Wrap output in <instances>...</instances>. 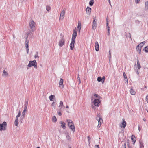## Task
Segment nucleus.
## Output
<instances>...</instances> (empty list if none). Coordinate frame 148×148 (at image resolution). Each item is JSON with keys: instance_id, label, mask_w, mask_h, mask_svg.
<instances>
[{"instance_id": "obj_10", "label": "nucleus", "mask_w": 148, "mask_h": 148, "mask_svg": "<svg viewBox=\"0 0 148 148\" xmlns=\"http://www.w3.org/2000/svg\"><path fill=\"white\" fill-rule=\"evenodd\" d=\"M29 43V41L27 39L25 41V46L26 48L27 52L28 54L29 52V47L28 46V43Z\"/></svg>"}, {"instance_id": "obj_37", "label": "nucleus", "mask_w": 148, "mask_h": 148, "mask_svg": "<svg viewBox=\"0 0 148 148\" xmlns=\"http://www.w3.org/2000/svg\"><path fill=\"white\" fill-rule=\"evenodd\" d=\"M59 112H58V115L60 116L62 115V113L61 112V108H60L59 110Z\"/></svg>"}, {"instance_id": "obj_21", "label": "nucleus", "mask_w": 148, "mask_h": 148, "mask_svg": "<svg viewBox=\"0 0 148 148\" xmlns=\"http://www.w3.org/2000/svg\"><path fill=\"white\" fill-rule=\"evenodd\" d=\"M66 135V139L69 141H70L71 140V138L69 136V134L68 133H65Z\"/></svg>"}, {"instance_id": "obj_41", "label": "nucleus", "mask_w": 148, "mask_h": 148, "mask_svg": "<svg viewBox=\"0 0 148 148\" xmlns=\"http://www.w3.org/2000/svg\"><path fill=\"white\" fill-rule=\"evenodd\" d=\"M145 51L146 52H148V46H147L145 48Z\"/></svg>"}, {"instance_id": "obj_50", "label": "nucleus", "mask_w": 148, "mask_h": 148, "mask_svg": "<svg viewBox=\"0 0 148 148\" xmlns=\"http://www.w3.org/2000/svg\"><path fill=\"white\" fill-rule=\"evenodd\" d=\"M146 99L147 102L148 103V95H147L146 97Z\"/></svg>"}, {"instance_id": "obj_62", "label": "nucleus", "mask_w": 148, "mask_h": 148, "mask_svg": "<svg viewBox=\"0 0 148 148\" xmlns=\"http://www.w3.org/2000/svg\"><path fill=\"white\" fill-rule=\"evenodd\" d=\"M143 120L144 121H146V119H145V118H143Z\"/></svg>"}, {"instance_id": "obj_6", "label": "nucleus", "mask_w": 148, "mask_h": 148, "mask_svg": "<svg viewBox=\"0 0 148 148\" xmlns=\"http://www.w3.org/2000/svg\"><path fill=\"white\" fill-rule=\"evenodd\" d=\"M7 123L6 122H4L2 124H0V130L1 131H4L6 130Z\"/></svg>"}, {"instance_id": "obj_57", "label": "nucleus", "mask_w": 148, "mask_h": 148, "mask_svg": "<svg viewBox=\"0 0 148 148\" xmlns=\"http://www.w3.org/2000/svg\"><path fill=\"white\" fill-rule=\"evenodd\" d=\"M141 43L142 44V45H144L145 44V41H143V42H141Z\"/></svg>"}, {"instance_id": "obj_56", "label": "nucleus", "mask_w": 148, "mask_h": 148, "mask_svg": "<svg viewBox=\"0 0 148 148\" xmlns=\"http://www.w3.org/2000/svg\"><path fill=\"white\" fill-rule=\"evenodd\" d=\"M28 101L27 100L26 101V103L25 104V106H27V105H28Z\"/></svg>"}, {"instance_id": "obj_4", "label": "nucleus", "mask_w": 148, "mask_h": 148, "mask_svg": "<svg viewBox=\"0 0 148 148\" xmlns=\"http://www.w3.org/2000/svg\"><path fill=\"white\" fill-rule=\"evenodd\" d=\"M29 26L32 31L33 32L35 28V23L34 21L32 19L29 22Z\"/></svg>"}, {"instance_id": "obj_45", "label": "nucleus", "mask_w": 148, "mask_h": 148, "mask_svg": "<svg viewBox=\"0 0 148 148\" xmlns=\"http://www.w3.org/2000/svg\"><path fill=\"white\" fill-rule=\"evenodd\" d=\"M102 84H103L104 82L105 77L103 76V78H102Z\"/></svg>"}, {"instance_id": "obj_31", "label": "nucleus", "mask_w": 148, "mask_h": 148, "mask_svg": "<svg viewBox=\"0 0 148 148\" xmlns=\"http://www.w3.org/2000/svg\"><path fill=\"white\" fill-rule=\"evenodd\" d=\"M131 139V140L134 142V143H135L136 141V138H135V136L132 135V136Z\"/></svg>"}, {"instance_id": "obj_1", "label": "nucleus", "mask_w": 148, "mask_h": 148, "mask_svg": "<svg viewBox=\"0 0 148 148\" xmlns=\"http://www.w3.org/2000/svg\"><path fill=\"white\" fill-rule=\"evenodd\" d=\"M67 121L68 123V126L70 128L73 132L75 131V127L73 121L69 119H67Z\"/></svg>"}, {"instance_id": "obj_30", "label": "nucleus", "mask_w": 148, "mask_h": 148, "mask_svg": "<svg viewBox=\"0 0 148 148\" xmlns=\"http://www.w3.org/2000/svg\"><path fill=\"white\" fill-rule=\"evenodd\" d=\"M55 97V96L54 95H51L49 96V98L51 101H53V97Z\"/></svg>"}, {"instance_id": "obj_16", "label": "nucleus", "mask_w": 148, "mask_h": 148, "mask_svg": "<svg viewBox=\"0 0 148 148\" xmlns=\"http://www.w3.org/2000/svg\"><path fill=\"white\" fill-rule=\"evenodd\" d=\"M86 10L87 14L88 15H90L91 12V9L90 7H87L86 8Z\"/></svg>"}, {"instance_id": "obj_40", "label": "nucleus", "mask_w": 148, "mask_h": 148, "mask_svg": "<svg viewBox=\"0 0 148 148\" xmlns=\"http://www.w3.org/2000/svg\"><path fill=\"white\" fill-rule=\"evenodd\" d=\"M110 27H108V36L110 35Z\"/></svg>"}, {"instance_id": "obj_54", "label": "nucleus", "mask_w": 148, "mask_h": 148, "mask_svg": "<svg viewBox=\"0 0 148 148\" xmlns=\"http://www.w3.org/2000/svg\"><path fill=\"white\" fill-rule=\"evenodd\" d=\"M127 144L128 145V146H130V143H129V141H127Z\"/></svg>"}, {"instance_id": "obj_33", "label": "nucleus", "mask_w": 148, "mask_h": 148, "mask_svg": "<svg viewBox=\"0 0 148 148\" xmlns=\"http://www.w3.org/2000/svg\"><path fill=\"white\" fill-rule=\"evenodd\" d=\"M46 9L47 11H49L51 9L49 5H47L46 6Z\"/></svg>"}, {"instance_id": "obj_28", "label": "nucleus", "mask_w": 148, "mask_h": 148, "mask_svg": "<svg viewBox=\"0 0 148 148\" xmlns=\"http://www.w3.org/2000/svg\"><path fill=\"white\" fill-rule=\"evenodd\" d=\"M140 146V148H144V145L143 143L141 141H139Z\"/></svg>"}, {"instance_id": "obj_49", "label": "nucleus", "mask_w": 148, "mask_h": 148, "mask_svg": "<svg viewBox=\"0 0 148 148\" xmlns=\"http://www.w3.org/2000/svg\"><path fill=\"white\" fill-rule=\"evenodd\" d=\"M140 0H135V1L136 3L137 4H138L139 3Z\"/></svg>"}, {"instance_id": "obj_17", "label": "nucleus", "mask_w": 148, "mask_h": 148, "mask_svg": "<svg viewBox=\"0 0 148 148\" xmlns=\"http://www.w3.org/2000/svg\"><path fill=\"white\" fill-rule=\"evenodd\" d=\"M2 76L5 77H8V74L7 72L5 70L3 71V72L2 74Z\"/></svg>"}, {"instance_id": "obj_43", "label": "nucleus", "mask_w": 148, "mask_h": 148, "mask_svg": "<svg viewBox=\"0 0 148 148\" xmlns=\"http://www.w3.org/2000/svg\"><path fill=\"white\" fill-rule=\"evenodd\" d=\"M97 20L96 18H94L93 20V21L92 23L97 24L96 23Z\"/></svg>"}, {"instance_id": "obj_15", "label": "nucleus", "mask_w": 148, "mask_h": 148, "mask_svg": "<svg viewBox=\"0 0 148 148\" xmlns=\"http://www.w3.org/2000/svg\"><path fill=\"white\" fill-rule=\"evenodd\" d=\"M95 49L96 51H97L99 50V45L98 42H96L95 45Z\"/></svg>"}, {"instance_id": "obj_46", "label": "nucleus", "mask_w": 148, "mask_h": 148, "mask_svg": "<svg viewBox=\"0 0 148 148\" xmlns=\"http://www.w3.org/2000/svg\"><path fill=\"white\" fill-rule=\"evenodd\" d=\"M143 46V45L142 44L140 43L138 45V47H139L141 48Z\"/></svg>"}, {"instance_id": "obj_3", "label": "nucleus", "mask_w": 148, "mask_h": 148, "mask_svg": "<svg viewBox=\"0 0 148 148\" xmlns=\"http://www.w3.org/2000/svg\"><path fill=\"white\" fill-rule=\"evenodd\" d=\"M60 35L61 37L59 41V45L60 47H62L65 44V40L64 38V36L62 34H61Z\"/></svg>"}, {"instance_id": "obj_55", "label": "nucleus", "mask_w": 148, "mask_h": 148, "mask_svg": "<svg viewBox=\"0 0 148 148\" xmlns=\"http://www.w3.org/2000/svg\"><path fill=\"white\" fill-rule=\"evenodd\" d=\"M138 130L140 132L141 130V128H140V126L139 125L138 126Z\"/></svg>"}, {"instance_id": "obj_24", "label": "nucleus", "mask_w": 148, "mask_h": 148, "mask_svg": "<svg viewBox=\"0 0 148 148\" xmlns=\"http://www.w3.org/2000/svg\"><path fill=\"white\" fill-rule=\"evenodd\" d=\"M81 24L80 22H79L78 23V25L77 26V29H79V31L80 32L81 29Z\"/></svg>"}, {"instance_id": "obj_20", "label": "nucleus", "mask_w": 148, "mask_h": 148, "mask_svg": "<svg viewBox=\"0 0 148 148\" xmlns=\"http://www.w3.org/2000/svg\"><path fill=\"white\" fill-rule=\"evenodd\" d=\"M60 123L61 124V126L62 127V128L64 129H65L66 128L65 123L64 122L62 121H61L60 122Z\"/></svg>"}, {"instance_id": "obj_26", "label": "nucleus", "mask_w": 148, "mask_h": 148, "mask_svg": "<svg viewBox=\"0 0 148 148\" xmlns=\"http://www.w3.org/2000/svg\"><path fill=\"white\" fill-rule=\"evenodd\" d=\"M130 93L132 95H134L135 94V91L134 90L132 89H131L130 90Z\"/></svg>"}, {"instance_id": "obj_9", "label": "nucleus", "mask_w": 148, "mask_h": 148, "mask_svg": "<svg viewBox=\"0 0 148 148\" xmlns=\"http://www.w3.org/2000/svg\"><path fill=\"white\" fill-rule=\"evenodd\" d=\"M63 80L62 78H60L59 83V87L61 88H64V85H63Z\"/></svg>"}, {"instance_id": "obj_22", "label": "nucleus", "mask_w": 148, "mask_h": 148, "mask_svg": "<svg viewBox=\"0 0 148 148\" xmlns=\"http://www.w3.org/2000/svg\"><path fill=\"white\" fill-rule=\"evenodd\" d=\"M18 118H16V119L14 121L15 125L16 126H18Z\"/></svg>"}, {"instance_id": "obj_39", "label": "nucleus", "mask_w": 148, "mask_h": 148, "mask_svg": "<svg viewBox=\"0 0 148 148\" xmlns=\"http://www.w3.org/2000/svg\"><path fill=\"white\" fill-rule=\"evenodd\" d=\"M21 115V112L19 110L18 114L16 116V118H18Z\"/></svg>"}, {"instance_id": "obj_11", "label": "nucleus", "mask_w": 148, "mask_h": 148, "mask_svg": "<svg viewBox=\"0 0 148 148\" xmlns=\"http://www.w3.org/2000/svg\"><path fill=\"white\" fill-rule=\"evenodd\" d=\"M77 32L75 30V29L73 31L71 40H75V39L77 36Z\"/></svg>"}, {"instance_id": "obj_5", "label": "nucleus", "mask_w": 148, "mask_h": 148, "mask_svg": "<svg viewBox=\"0 0 148 148\" xmlns=\"http://www.w3.org/2000/svg\"><path fill=\"white\" fill-rule=\"evenodd\" d=\"M100 101L98 99H95L93 102V105H92V108H95V106L98 107L99 105Z\"/></svg>"}, {"instance_id": "obj_58", "label": "nucleus", "mask_w": 148, "mask_h": 148, "mask_svg": "<svg viewBox=\"0 0 148 148\" xmlns=\"http://www.w3.org/2000/svg\"><path fill=\"white\" fill-rule=\"evenodd\" d=\"M124 148H126V144L125 143H124Z\"/></svg>"}, {"instance_id": "obj_36", "label": "nucleus", "mask_w": 148, "mask_h": 148, "mask_svg": "<svg viewBox=\"0 0 148 148\" xmlns=\"http://www.w3.org/2000/svg\"><path fill=\"white\" fill-rule=\"evenodd\" d=\"M51 105L53 107L54 109H56V103L54 102H53L51 104Z\"/></svg>"}, {"instance_id": "obj_8", "label": "nucleus", "mask_w": 148, "mask_h": 148, "mask_svg": "<svg viewBox=\"0 0 148 148\" xmlns=\"http://www.w3.org/2000/svg\"><path fill=\"white\" fill-rule=\"evenodd\" d=\"M126 122L124 119H122V122L120 124V126L122 128H125L126 126Z\"/></svg>"}, {"instance_id": "obj_35", "label": "nucleus", "mask_w": 148, "mask_h": 148, "mask_svg": "<svg viewBox=\"0 0 148 148\" xmlns=\"http://www.w3.org/2000/svg\"><path fill=\"white\" fill-rule=\"evenodd\" d=\"M97 80L99 82H100L101 81L102 82V78L101 77H98L97 78Z\"/></svg>"}, {"instance_id": "obj_48", "label": "nucleus", "mask_w": 148, "mask_h": 148, "mask_svg": "<svg viewBox=\"0 0 148 148\" xmlns=\"http://www.w3.org/2000/svg\"><path fill=\"white\" fill-rule=\"evenodd\" d=\"M108 25H109L107 21V19H106V26H107V28H108V27H109V26Z\"/></svg>"}, {"instance_id": "obj_34", "label": "nucleus", "mask_w": 148, "mask_h": 148, "mask_svg": "<svg viewBox=\"0 0 148 148\" xmlns=\"http://www.w3.org/2000/svg\"><path fill=\"white\" fill-rule=\"evenodd\" d=\"M52 121L55 122H56L57 121V119L56 116H54L52 118Z\"/></svg>"}, {"instance_id": "obj_53", "label": "nucleus", "mask_w": 148, "mask_h": 148, "mask_svg": "<svg viewBox=\"0 0 148 148\" xmlns=\"http://www.w3.org/2000/svg\"><path fill=\"white\" fill-rule=\"evenodd\" d=\"M109 57H110V58H111V54L110 50H109Z\"/></svg>"}, {"instance_id": "obj_27", "label": "nucleus", "mask_w": 148, "mask_h": 148, "mask_svg": "<svg viewBox=\"0 0 148 148\" xmlns=\"http://www.w3.org/2000/svg\"><path fill=\"white\" fill-rule=\"evenodd\" d=\"M97 27V24L92 23V29L93 30H95Z\"/></svg>"}, {"instance_id": "obj_32", "label": "nucleus", "mask_w": 148, "mask_h": 148, "mask_svg": "<svg viewBox=\"0 0 148 148\" xmlns=\"http://www.w3.org/2000/svg\"><path fill=\"white\" fill-rule=\"evenodd\" d=\"M63 102L62 101H61L60 103V104L59 106V107H60L61 108H62V107L63 106Z\"/></svg>"}, {"instance_id": "obj_13", "label": "nucleus", "mask_w": 148, "mask_h": 148, "mask_svg": "<svg viewBox=\"0 0 148 148\" xmlns=\"http://www.w3.org/2000/svg\"><path fill=\"white\" fill-rule=\"evenodd\" d=\"M65 14V12L64 10H63L60 14V15L59 18V20H60L61 18L62 17V19H63L64 18L63 16H64Z\"/></svg>"}, {"instance_id": "obj_12", "label": "nucleus", "mask_w": 148, "mask_h": 148, "mask_svg": "<svg viewBox=\"0 0 148 148\" xmlns=\"http://www.w3.org/2000/svg\"><path fill=\"white\" fill-rule=\"evenodd\" d=\"M75 40H71V42L70 44V47L71 50H73L74 47Z\"/></svg>"}, {"instance_id": "obj_63", "label": "nucleus", "mask_w": 148, "mask_h": 148, "mask_svg": "<svg viewBox=\"0 0 148 148\" xmlns=\"http://www.w3.org/2000/svg\"><path fill=\"white\" fill-rule=\"evenodd\" d=\"M66 108H69V106L68 105L66 106Z\"/></svg>"}, {"instance_id": "obj_38", "label": "nucleus", "mask_w": 148, "mask_h": 148, "mask_svg": "<svg viewBox=\"0 0 148 148\" xmlns=\"http://www.w3.org/2000/svg\"><path fill=\"white\" fill-rule=\"evenodd\" d=\"M36 54L34 55V57L35 58H36L37 57L38 58H39V57L38 55V52H36Z\"/></svg>"}, {"instance_id": "obj_52", "label": "nucleus", "mask_w": 148, "mask_h": 148, "mask_svg": "<svg viewBox=\"0 0 148 148\" xmlns=\"http://www.w3.org/2000/svg\"><path fill=\"white\" fill-rule=\"evenodd\" d=\"M129 37L131 39V40H132L131 36V33H129Z\"/></svg>"}, {"instance_id": "obj_61", "label": "nucleus", "mask_w": 148, "mask_h": 148, "mask_svg": "<svg viewBox=\"0 0 148 148\" xmlns=\"http://www.w3.org/2000/svg\"><path fill=\"white\" fill-rule=\"evenodd\" d=\"M136 73L138 75L139 73V72L137 71L136 72Z\"/></svg>"}, {"instance_id": "obj_59", "label": "nucleus", "mask_w": 148, "mask_h": 148, "mask_svg": "<svg viewBox=\"0 0 148 148\" xmlns=\"http://www.w3.org/2000/svg\"><path fill=\"white\" fill-rule=\"evenodd\" d=\"M27 106H25V107H24V110H26L27 108Z\"/></svg>"}, {"instance_id": "obj_42", "label": "nucleus", "mask_w": 148, "mask_h": 148, "mask_svg": "<svg viewBox=\"0 0 148 148\" xmlns=\"http://www.w3.org/2000/svg\"><path fill=\"white\" fill-rule=\"evenodd\" d=\"M77 79L79 81V84H80L81 83V80L80 79V78L79 77V74H78V75Z\"/></svg>"}, {"instance_id": "obj_19", "label": "nucleus", "mask_w": 148, "mask_h": 148, "mask_svg": "<svg viewBox=\"0 0 148 148\" xmlns=\"http://www.w3.org/2000/svg\"><path fill=\"white\" fill-rule=\"evenodd\" d=\"M136 49L137 51L139 53V54H140L141 53V48L138 47L137 46L136 47Z\"/></svg>"}, {"instance_id": "obj_7", "label": "nucleus", "mask_w": 148, "mask_h": 148, "mask_svg": "<svg viewBox=\"0 0 148 148\" xmlns=\"http://www.w3.org/2000/svg\"><path fill=\"white\" fill-rule=\"evenodd\" d=\"M96 119L98 121L99 124L97 127L98 128H99L100 127L101 123L103 121V120L100 115L99 114H98L97 116L96 117Z\"/></svg>"}, {"instance_id": "obj_18", "label": "nucleus", "mask_w": 148, "mask_h": 148, "mask_svg": "<svg viewBox=\"0 0 148 148\" xmlns=\"http://www.w3.org/2000/svg\"><path fill=\"white\" fill-rule=\"evenodd\" d=\"M123 76L124 79L125 81L127 82V83H128V80L126 74L125 72H123Z\"/></svg>"}, {"instance_id": "obj_51", "label": "nucleus", "mask_w": 148, "mask_h": 148, "mask_svg": "<svg viewBox=\"0 0 148 148\" xmlns=\"http://www.w3.org/2000/svg\"><path fill=\"white\" fill-rule=\"evenodd\" d=\"M99 146L98 145H97L95 146V148H99Z\"/></svg>"}, {"instance_id": "obj_44", "label": "nucleus", "mask_w": 148, "mask_h": 148, "mask_svg": "<svg viewBox=\"0 0 148 148\" xmlns=\"http://www.w3.org/2000/svg\"><path fill=\"white\" fill-rule=\"evenodd\" d=\"M88 143L89 144H90V138L89 136H88Z\"/></svg>"}, {"instance_id": "obj_2", "label": "nucleus", "mask_w": 148, "mask_h": 148, "mask_svg": "<svg viewBox=\"0 0 148 148\" xmlns=\"http://www.w3.org/2000/svg\"><path fill=\"white\" fill-rule=\"evenodd\" d=\"M27 66L30 67L32 66H33L36 69H37V63L35 60L29 61Z\"/></svg>"}, {"instance_id": "obj_14", "label": "nucleus", "mask_w": 148, "mask_h": 148, "mask_svg": "<svg viewBox=\"0 0 148 148\" xmlns=\"http://www.w3.org/2000/svg\"><path fill=\"white\" fill-rule=\"evenodd\" d=\"M26 112V110H24L22 112V115L21 117V119L22 120V119L24 118L25 117V114Z\"/></svg>"}, {"instance_id": "obj_60", "label": "nucleus", "mask_w": 148, "mask_h": 148, "mask_svg": "<svg viewBox=\"0 0 148 148\" xmlns=\"http://www.w3.org/2000/svg\"><path fill=\"white\" fill-rule=\"evenodd\" d=\"M108 2H109V3L110 5H111L110 1V0H108Z\"/></svg>"}, {"instance_id": "obj_23", "label": "nucleus", "mask_w": 148, "mask_h": 148, "mask_svg": "<svg viewBox=\"0 0 148 148\" xmlns=\"http://www.w3.org/2000/svg\"><path fill=\"white\" fill-rule=\"evenodd\" d=\"M137 67L138 68V70H139L140 69V68L141 67V66L140 64L139 61L138 60H137Z\"/></svg>"}, {"instance_id": "obj_29", "label": "nucleus", "mask_w": 148, "mask_h": 148, "mask_svg": "<svg viewBox=\"0 0 148 148\" xmlns=\"http://www.w3.org/2000/svg\"><path fill=\"white\" fill-rule=\"evenodd\" d=\"M94 3V0H90L89 2V5L90 6H92L93 4Z\"/></svg>"}, {"instance_id": "obj_64", "label": "nucleus", "mask_w": 148, "mask_h": 148, "mask_svg": "<svg viewBox=\"0 0 148 148\" xmlns=\"http://www.w3.org/2000/svg\"><path fill=\"white\" fill-rule=\"evenodd\" d=\"M128 148H132L130 146H128Z\"/></svg>"}, {"instance_id": "obj_25", "label": "nucleus", "mask_w": 148, "mask_h": 148, "mask_svg": "<svg viewBox=\"0 0 148 148\" xmlns=\"http://www.w3.org/2000/svg\"><path fill=\"white\" fill-rule=\"evenodd\" d=\"M145 10H148V1L145 2Z\"/></svg>"}, {"instance_id": "obj_47", "label": "nucleus", "mask_w": 148, "mask_h": 148, "mask_svg": "<svg viewBox=\"0 0 148 148\" xmlns=\"http://www.w3.org/2000/svg\"><path fill=\"white\" fill-rule=\"evenodd\" d=\"M94 96L95 97H98V98H99V97H100V96H99L98 94H94Z\"/></svg>"}]
</instances>
